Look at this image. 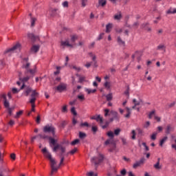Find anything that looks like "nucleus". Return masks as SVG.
I'll return each instance as SVG.
<instances>
[{"label":"nucleus","instance_id":"864d4df0","mask_svg":"<svg viewBox=\"0 0 176 176\" xmlns=\"http://www.w3.org/2000/svg\"><path fill=\"white\" fill-rule=\"evenodd\" d=\"M10 159L12 160V162H14L16 160V154L15 153H11L10 154Z\"/></svg>","mask_w":176,"mask_h":176},{"label":"nucleus","instance_id":"37998d69","mask_svg":"<svg viewBox=\"0 0 176 176\" xmlns=\"http://www.w3.org/2000/svg\"><path fill=\"white\" fill-rule=\"evenodd\" d=\"M64 160H65V157H60V161L58 165V167H61V166H64Z\"/></svg>","mask_w":176,"mask_h":176},{"label":"nucleus","instance_id":"393cba45","mask_svg":"<svg viewBox=\"0 0 176 176\" xmlns=\"http://www.w3.org/2000/svg\"><path fill=\"white\" fill-rule=\"evenodd\" d=\"M23 113H24V111L20 110L19 111L16 112V116H14V118L19 119L20 118V116H21V115H23Z\"/></svg>","mask_w":176,"mask_h":176},{"label":"nucleus","instance_id":"5701e85b","mask_svg":"<svg viewBox=\"0 0 176 176\" xmlns=\"http://www.w3.org/2000/svg\"><path fill=\"white\" fill-rule=\"evenodd\" d=\"M104 87L107 89V90H109V91H111V82L106 81L104 83Z\"/></svg>","mask_w":176,"mask_h":176},{"label":"nucleus","instance_id":"c85d7f7f","mask_svg":"<svg viewBox=\"0 0 176 176\" xmlns=\"http://www.w3.org/2000/svg\"><path fill=\"white\" fill-rule=\"evenodd\" d=\"M168 138L167 136L164 137L160 142V146H163V144L167 141Z\"/></svg>","mask_w":176,"mask_h":176},{"label":"nucleus","instance_id":"1a4fd4ad","mask_svg":"<svg viewBox=\"0 0 176 176\" xmlns=\"http://www.w3.org/2000/svg\"><path fill=\"white\" fill-rule=\"evenodd\" d=\"M141 30H144V31H148V32H151L152 31V28L149 27V23H144L140 25Z\"/></svg>","mask_w":176,"mask_h":176},{"label":"nucleus","instance_id":"c756f323","mask_svg":"<svg viewBox=\"0 0 176 176\" xmlns=\"http://www.w3.org/2000/svg\"><path fill=\"white\" fill-rule=\"evenodd\" d=\"M126 115H125V117L127 118L128 119L130 118V116L131 115V111L130 110V108L126 107Z\"/></svg>","mask_w":176,"mask_h":176},{"label":"nucleus","instance_id":"e433bc0d","mask_svg":"<svg viewBox=\"0 0 176 176\" xmlns=\"http://www.w3.org/2000/svg\"><path fill=\"white\" fill-rule=\"evenodd\" d=\"M175 13H176V8H174L173 10L172 8H170L167 11L168 14H175Z\"/></svg>","mask_w":176,"mask_h":176},{"label":"nucleus","instance_id":"bf43d9fd","mask_svg":"<svg viewBox=\"0 0 176 176\" xmlns=\"http://www.w3.org/2000/svg\"><path fill=\"white\" fill-rule=\"evenodd\" d=\"M30 63H28L25 65H23L22 68H25V69H28L30 68Z\"/></svg>","mask_w":176,"mask_h":176},{"label":"nucleus","instance_id":"0e129e2a","mask_svg":"<svg viewBox=\"0 0 176 176\" xmlns=\"http://www.w3.org/2000/svg\"><path fill=\"white\" fill-rule=\"evenodd\" d=\"M0 98H3V102L8 100V99L6 98V94H5L0 95Z\"/></svg>","mask_w":176,"mask_h":176},{"label":"nucleus","instance_id":"f03ea898","mask_svg":"<svg viewBox=\"0 0 176 176\" xmlns=\"http://www.w3.org/2000/svg\"><path fill=\"white\" fill-rule=\"evenodd\" d=\"M41 152H42L44 157H45V159H47V160H49V162H50V167H51V173H50V175L53 176V174H54V173H57V171H58V169L60 168V167L54 166H56V164H57V162L56 161V160L54 158H53V157L52 156V153H50L49 151H47V148H46V147L43 148L41 150Z\"/></svg>","mask_w":176,"mask_h":176},{"label":"nucleus","instance_id":"20e7f679","mask_svg":"<svg viewBox=\"0 0 176 176\" xmlns=\"http://www.w3.org/2000/svg\"><path fill=\"white\" fill-rule=\"evenodd\" d=\"M104 146H108L109 145V152H113L114 151H116V141L115 140H111V139H107L104 143Z\"/></svg>","mask_w":176,"mask_h":176},{"label":"nucleus","instance_id":"0eeeda50","mask_svg":"<svg viewBox=\"0 0 176 176\" xmlns=\"http://www.w3.org/2000/svg\"><path fill=\"white\" fill-rule=\"evenodd\" d=\"M28 38H29V39H31L33 43H35L36 41H41V38H39V36H35V34H34L33 33H29L28 34Z\"/></svg>","mask_w":176,"mask_h":176},{"label":"nucleus","instance_id":"72a5a7b5","mask_svg":"<svg viewBox=\"0 0 176 176\" xmlns=\"http://www.w3.org/2000/svg\"><path fill=\"white\" fill-rule=\"evenodd\" d=\"M122 12H119V14L114 15L115 20H120L122 19Z\"/></svg>","mask_w":176,"mask_h":176},{"label":"nucleus","instance_id":"6e6552de","mask_svg":"<svg viewBox=\"0 0 176 176\" xmlns=\"http://www.w3.org/2000/svg\"><path fill=\"white\" fill-rule=\"evenodd\" d=\"M56 89L57 90V91H58L59 93H63V91H67V85L62 83L59 85H58L56 88Z\"/></svg>","mask_w":176,"mask_h":176},{"label":"nucleus","instance_id":"7ed1b4c3","mask_svg":"<svg viewBox=\"0 0 176 176\" xmlns=\"http://www.w3.org/2000/svg\"><path fill=\"white\" fill-rule=\"evenodd\" d=\"M43 133L45 134H50L52 133V138H56V127L53 126V124H47L43 129Z\"/></svg>","mask_w":176,"mask_h":176},{"label":"nucleus","instance_id":"5fc2aeb1","mask_svg":"<svg viewBox=\"0 0 176 176\" xmlns=\"http://www.w3.org/2000/svg\"><path fill=\"white\" fill-rule=\"evenodd\" d=\"M36 122L37 123V124H41V115H38L36 119Z\"/></svg>","mask_w":176,"mask_h":176},{"label":"nucleus","instance_id":"052dcab7","mask_svg":"<svg viewBox=\"0 0 176 176\" xmlns=\"http://www.w3.org/2000/svg\"><path fill=\"white\" fill-rule=\"evenodd\" d=\"M109 126V122L107 121L104 125L102 126V129L104 130V129H107Z\"/></svg>","mask_w":176,"mask_h":176},{"label":"nucleus","instance_id":"79ce46f5","mask_svg":"<svg viewBox=\"0 0 176 176\" xmlns=\"http://www.w3.org/2000/svg\"><path fill=\"white\" fill-rule=\"evenodd\" d=\"M86 137H87L86 133L83 132H79V138H80L81 140H83V138H86Z\"/></svg>","mask_w":176,"mask_h":176},{"label":"nucleus","instance_id":"a19ab883","mask_svg":"<svg viewBox=\"0 0 176 176\" xmlns=\"http://www.w3.org/2000/svg\"><path fill=\"white\" fill-rule=\"evenodd\" d=\"M3 105H4L5 108H6L7 109L10 108V104L9 103V101H8V100H4Z\"/></svg>","mask_w":176,"mask_h":176},{"label":"nucleus","instance_id":"4d7b16f0","mask_svg":"<svg viewBox=\"0 0 176 176\" xmlns=\"http://www.w3.org/2000/svg\"><path fill=\"white\" fill-rule=\"evenodd\" d=\"M120 129H117L114 130V134L115 135H119V134H120Z\"/></svg>","mask_w":176,"mask_h":176},{"label":"nucleus","instance_id":"13d9d810","mask_svg":"<svg viewBox=\"0 0 176 176\" xmlns=\"http://www.w3.org/2000/svg\"><path fill=\"white\" fill-rule=\"evenodd\" d=\"M14 109V107H13V108L10 107L8 109V115L10 116H12V112Z\"/></svg>","mask_w":176,"mask_h":176},{"label":"nucleus","instance_id":"f704fd0d","mask_svg":"<svg viewBox=\"0 0 176 176\" xmlns=\"http://www.w3.org/2000/svg\"><path fill=\"white\" fill-rule=\"evenodd\" d=\"M92 61H94V68H97L98 67V63H97V57H94L92 58Z\"/></svg>","mask_w":176,"mask_h":176},{"label":"nucleus","instance_id":"9b49d317","mask_svg":"<svg viewBox=\"0 0 176 176\" xmlns=\"http://www.w3.org/2000/svg\"><path fill=\"white\" fill-rule=\"evenodd\" d=\"M171 131H174V127L171 124H168L165 129V134H170Z\"/></svg>","mask_w":176,"mask_h":176},{"label":"nucleus","instance_id":"a878e982","mask_svg":"<svg viewBox=\"0 0 176 176\" xmlns=\"http://www.w3.org/2000/svg\"><path fill=\"white\" fill-rule=\"evenodd\" d=\"M39 96V93L36 92V90H33L31 94L32 98H36Z\"/></svg>","mask_w":176,"mask_h":176},{"label":"nucleus","instance_id":"a18cd8bd","mask_svg":"<svg viewBox=\"0 0 176 176\" xmlns=\"http://www.w3.org/2000/svg\"><path fill=\"white\" fill-rule=\"evenodd\" d=\"M56 71L54 72V75H55L56 76V75L60 74V69H61L60 67L57 66L56 67Z\"/></svg>","mask_w":176,"mask_h":176},{"label":"nucleus","instance_id":"412c9836","mask_svg":"<svg viewBox=\"0 0 176 176\" xmlns=\"http://www.w3.org/2000/svg\"><path fill=\"white\" fill-rule=\"evenodd\" d=\"M61 46H67L68 47H74L72 44L69 43V41H61Z\"/></svg>","mask_w":176,"mask_h":176},{"label":"nucleus","instance_id":"ddd939ff","mask_svg":"<svg viewBox=\"0 0 176 176\" xmlns=\"http://www.w3.org/2000/svg\"><path fill=\"white\" fill-rule=\"evenodd\" d=\"M29 79H30V76H26V77H24L23 78H20V80H21V82H23L22 86L21 87V90H23V89L25 87V84L24 82H28Z\"/></svg>","mask_w":176,"mask_h":176},{"label":"nucleus","instance_id":"c9c22d12","mask_svg":"<svg viewBox=\"0 0 176 176\" xmlns=\"http://www.w3.org/2000/svg\"><path fill=\"white\" fill-rule=\"evenodd\" d=\"M124 94H125V96H127L128 97L130 96V86L129 85L126 86V90L124 92Z\"/></svg>","mask_w":176,"mask_h":176},{"label":"nucleus","instance_id":"8fccbe9b","mask_svg":"<svg viewBox=\"0 0 176 176\" xmlns=\"http://www.w3.org/2000/svg\"><path fill=\"white\" fill-rule=\"evenodd\" d=\"M155 113H156L155 110H153L152 111H151L148 114V119H151L152 118V116H153V115H155Z\"/></svg>","mask_w":176,"mask_h":176},{"label":"nucleus","instance_id":"6e6d98bb","mask_svg":"<svg viewBox=\"0 0 176 176\" xmlns=\"http://www.w3.org/2000/svg\"><path fill=\"white\" fill-rule=\"evenodd\" d=\"M142 145H143V146H144L145 151H146V152H148V151H149V146H148L146 145V142H142Z\"/></svg>","mask_w":176,"mask_h":176},{"label":"nucleus","instance_id":"680f3d73","mask_svg":"<svg viewBox=\"0 0 176 176\" xmlns=\"http://www.w3.org/2000/svg\"><path fill=\"white\" fill-rule=\"evenodd\" d=\"M120 174L121 175L124 176L126 175V174H127V170H126V169L124 168L120 171Z\"/></svg>","mask_w":176,"mask_h":176},{"label":"nucleus","instance_id":"bb28decb","mask_svg":"<svg viewBox=\"0 0 176 176\" xmlns=\"http://www.w3.org/2000/svg\"><path fill=\"white\" fill-rule=\"evenodd\" d=\"M85 91H87V94H94V93L97 92V89H87L85 90Z\"/></svg>","mask_w":176,"mask_h":176},{"label":"nucleus","instance_id":"e2e57ef3","mask_svg":"<svg viewBox=\"0 0 176 176\" xmlns=\"http://www.w3.org/2000/svg\"><path fill=\"white\" fill-rule=\"evenodd\" d=\"M62 112L66 113L67 112H68V109H67V105H65L62 108Z\"/></svg>","mask_w":176,"mask_h":176},{"label":"nucleus","instance_id":"3c124183","mask_svg":"<svg viewBox=\"0 0 176 176\" xmlns=\"http://www.w3.org/2000/svg\"><path fill=\"white\" fill-rule=\"evenodd\" d=\"M71 112L72 113L74 116H76V115H78V113L76 112V110L75 109V107H72L71 109Z\"/></svg>","mask_w":176,"mask_h":176},{"label":"nucleus","instance_id":"b1692460","mask_svg":"<svg viewBox=\"0 0 176 176\" xmlns=\"http://www.w3.org/2000/svg\"><path fill=\"white\" fill-rule=\"evenodd\" d=\"M106 100L108 102L112 101V100H113V96L112 93H109V94H107L106 96Z\"/></svg>","mask_w":176,"mask_h":176},{"label":"nucleus","instance_id":"f257e3e1","mask_svg":"<svg viewBox=\"0 0 176 176\" xmlns=\"http://www.w3.org/2000/svg\"><path fill=\"white\" fill-rule=\"evenodd\" d=\"M38 137H40L41 140H48L50 146H54L52 148L53 152H57L58 149H60V153L59 154L60 157H64V154L65 153L66 148L62 145L59 144L57 139L52 138V136H49L45 134H38Z\"/></svg>","mask_w":176,"mask_h":176},{"label":"nucleus","instance_id":"6ab92c4d","mask_svg":"<svg viewBox=\"0 0 176 176\" xmlns=\"http://www.w3.org/2000/svg\"><path fill=\"white\" fill-rule=\"evenodd\" d=\"M107 135L110 138L109 140H111V141H113V138L115 137V135L112 131H109L107 133Z\"/></svg>","mask_w":176,"mask_h":176},{"label":"nucleus","instance_id":"4be33fe9","mask_svg":"<svg viewBox=\"0 0 176 176\" xmlns=\"http://www.w3.org/2000/svg\"><path fill=\"white\" fill-rule=\"evenodd\" d=\"M111 30H112V23H108L106 25V33L109 34V32H111Z\"/></svg>","mask_w":176,"mask_h":176},{"label":"nucleus","instance_id":"de8ad7c7","mask_svg":"<svg viewBox=\"0 0 176 176\" xmlns=\"http://www.w3.org/2000/svg\"><path fill=\"white\" fill-rule=\"evenodd\" d=\"M76 152H78V148L76 147H75L74 149L70 151L69 152V153H70V155H75V153H76Z\"/></svg>","mask_w":176,"mask_h":176},{"label":"nucleus","instance_id":"423d86ee","mask_svg":"<svg viewBox=\"0 0 176 176\" xmlns=\"http://www.w3.org/2000/svg\"><path fill=\"white\" fill-rule=\"evenodd\" d=\"M92 160H93L95 166H98V164H100V163H102V162H104V155L100 154L99 157H94L92 158Z\"/></svg>","mask_w":176,"mask_h":176},{"label":"nucleus","instance_id":"69168bd1","mask_svg":"<svg viewBox=\"0 0 176 176\" xmlns=\"http://www.w3.org/2000/svg\"><path fill=\"white\" fill-rule=\"evenodd\" d=\"M86 3H87V0H81V5L82 8H85V6H86Z\"/></svg>","mask_w":176,"mask_h":176},{"label":"nucleus","instance_id":"aec40b11","mask_svg":"<svg viewBox=\"0 0 176 176\" xmlns=\"http://www.w3.org/2000/svg\"><path fill=\"white\" fill-rule=\"evenodd\" d=\"M70 37L72 43H75L78 39V35L76 34L71 35Z\"/></svg>","mask_w":176,"mask_h":176},{"label":"nucleus","instance_id":"4c0bfd02","mask_svg":"<svg viewBox=\"0 0 176 176\" xmlns=\"http://www.w3.org/2000/svg\"><path fill=\"white\" fill-rule=\"evenodd\" d=\"M31 91H32V88L31 87H28L25 90V96L26 97H28V96H30V93H31Z\"/></svg>","mask_w":176,"mask_h":176},{"label":"nucleus","instance_id":"338daca9","mask_svg":"<svg viewBox=\"0 0 176 176\" xmlns=\"http://www.w3.org/2000/svg\"><path fill=\"white\" fill-rule=\"evenodd\" d=\"M104 116H109V109H104Z\"/></svg>","mask_w":176,"mask_h":176},{"label":"nucleus","instance_id":"f3484780","mask_svg":"<svg viewBox=\"0 0 176 176\" xmlns=\"http://www.w3.org/2000/svg\"><path fill=\"white\" fill-rule=\"evenodd\" d=\"M76 76L79 78L78 83H83L85 82L86 77L83 76H80V74H77Z\"/></svg>","mask_w":176,"mask_h":176},{"label":"nucleus","instance_id":"39448f33","mask_svg":"<svg viewBox=\"0 0 176 176\" xmlns=\"http://www.w3.org/2000/svg\"><path fill=\"white\" fill-rule=\"evenodd\" d=\"M22 47H23L21 46V43H20L19 42H17L11 48L7 49L4 52V54H8V53H10L12 52H14V50H19V52H21Z\"/></svg>","mask_w":176,"mask_h":176},{"label":"nucleus","instance_id":"09e8293b","mask_svg":"<svg viewBox=\"0 0 176 176\" xmlns=\"http://www.w3.org/2000/svg\"><path fill=\"white\" fill-rule=\"evenodd\" d=\"M104 35H105V33H103V32L100 33L97 38V41H101V39H103Z\"/></svg>","mask_w":176,"mask_h":176},{"label":"nucleus","instance_id":"dca6fc26","mask_svg":"<svg viewBox=\"0 0 176 176\" xmlns=\"http://www.w3.org/2000/svg\"><path fill=\"white\" fill-rule=\"evenodd\" d=\"M153 167L155 170H160L162 168V165H160V157L157 158V162L153 165Z\"/></svg>","mask_w":176,"mask_h":176},{"label":"nucleus","instance_id":"f8f14e48","mask_svg":"<svg viewBox=\"0 0 176 176\" xmlns=\"http://www.w3.org/2000/svg\"><path fill=\"white\" fill-rule=\"evenodd\" d=\"M144 162H145V158H141L140 162H138L133 164V168H137V167H140L141 164H143Z\"/></svg>","mask_w":176,"mask_h":176},{"label":"nucleus","instance_id":"7c9ffc66","mask_svg":"<svg viewBox=\"0 0 176 176\" xmlns=\"http://www.w3.org/2000/svg\"><path fill=\"white\" fill-rule=\"evenodd\" d=\"M91 131L93 132V134H96V133L98 131V126H92Z\"/></svg>","mask_w":176,"mask_h":176},{"label":"nucleus","instance_id":"2f4dec72","mask_svg":"<svg viewBox=\"0 0 176 176\" xmlns=\"http://www.w3.org/2000/svg\"><path fill=\"white\" fill-rule=\"evenodd\" d=\"M141 102H142V100H140L139 102H138L136 99H133V103L136 107H138V105H141Z\"/></svg>","mask_w":176,"mask_h":176},{"label":"nucleus","instance_id":"ea45409f","mask_svg":"<svg viewBox=\"0 0 176 176\" xmlns=\"http://www.w3.org/2000/svg\"><path fill=\"white\" fill-rule=\"evenodd\" d=\"M96 122H100V123H102L104 122V119H102V117L101 116L98 115L96 116Z\"/></svg>","mask_w":176,"mask_h":176},{"label":"nucleus","instance_id":"4468645a","mask_svg":"<svg viewBox=\"0 0 176 176\" xmlns=\"http://www.w3.org/2000/svg\"><path fill=\"white\" fill-rule=\"evenodd\" d=\"M111 113L113 119H115L116 120H119L120 119V117L119 116V113H118L117 111H111Z\"/></svg>","mask_w":176,"mask_h":176},{"label":"nucleus","instance_id":"c03bdc74","mask_svg":"<svg viewBox=\"0 0 176 176\" xmlns=\"http://www.w3.org/2000/svg\"><path fill=\"white\" fill-rule=\"evenodd\" d=\"M77 98H78L81 102L85 101V100H86V98H85V95L83 94L78 95Z\"/></svg>","mask_w":176,"mask_h":176},{"label":"nucleus","instance_id":"49530a36","mask_svg":"<svg viewBox=\"0 0 176 176\" xmlns=\"http://www.w3.org/2000/svg\"><path fill=\"white\" fill-rule=\"evenodd\" d=\"M157 50H164V52H166V46H164V45H160L157 46Z\"/></svg>","mask_w":176,"mask_h":176},{"label":"nucleus","instance_id":"cd10ccee","mask_svg":"<svg viewBox=\"0 0 176 176\" xmlns=\"http://www.w3.org/2000/svg\"><path fill=\"white\" fill-rule=\"evenodd\" d=\"M79 142H80V140L79 139H76L70 143V145H72V146H75V145H78Z\"/></svg>","mask_w":176,"mask_h":176},{"label":"nucleus","instance_id":"774afa93","mask_svg":"<svg viewBox=\"0 0 176 176\" xmlns=\"http://www.w3.org/2000/svg\"><path fill=\"white\" fill-rule=\"evenodd\" d=\"M8 124L11 127H13V126H14V120H10L8 122Z\"/></svg>","mask_w":176,"mask_h":176},{"label":"nucleus","instance_id":"473e14b6","mask_svg":"<svg viewBox=\"0 0 176 176\" xmlns=\"http://www.w3.org/2000/svg\"><path fill=\"white\" fill-rule=\"evenodd\" d=\"M35 101H36V98H31L30 100V103L32 105V108H35Z\"/></svg>","mask_w":176,"mask_h":176},{"label":"nucleus","instance_id":"9d476101","mask_svg":"<svg viewBox=\"0 0 176 176\" xmlns=\"http://www.w3.org/2000/svg\"><path fill=\"white\" fill-rule=\"evenodd\" d=\"M39 49H41V45H34L30 48L31 53L36 54L38 52H39Z\"/></svg>","mask_w":176,"mask_h":176},{"label":"nucleus","instance_id":"58836bf2","mask_svg":"<svg viewBox=\"0 0 176 176\" xmlns=\"http://www.w3.org/2000/svg\"><path fill=\"white\" fill-rule=\"evenodd\" d=\"M36 21V18L31 17V27H35Z\"/></svg>","mask_w":176,"mask_h":176},{"label":"nucleus","instance_id":"2eb2a0df","mask_svg":"<svg viewBox=\"0 0 176 176\" xmlns=\"http://www.w3.org/2000/svg\"><path fill=\"white\" fill-rule=\"evenodd\" d=\"M100 6L105 8V6H107V0H98V6H97V8H100Z\"/></svg>","mask_w":176,"mask_h":176},{"label":"nucleus","instance_id":"a211bd4d","mask_svg":"<svg viewBox=\"0 0 176 176\" xmlns=\"http://www.w3.org/2000/svg\"><path fill=\"white\" fill-rule=\"evenodd\" d=\"M117 42L120 46H126V43L123 40H122V38H120V36L118 37Z\"/></svg>","mask_w":176,"mask_h":176},{"label":"nucleus","instance_id":"603ef678","mask_svg":"<svg viewBox=\"0 0 176 176\" xmlns=\"http://www.w3.org/2000/svg\"><path fill=\"white\" fill-rule=\"evenodd\" d=\"M80 127H89V123L87 122H82L80 124Z\"/></svg>","mask_w":176,"mask_h":176}]
</instances>
